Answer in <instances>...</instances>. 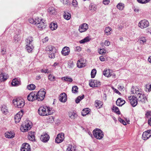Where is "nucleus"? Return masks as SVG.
I'll use <instances>...</instances> for the list:
<instances>
[{
	"label": "nucleus",
	"instance_id": "obj_1",
	"mask_svg": "<svg viewBox=\"0 0 151 151\" xmlns=\"http://www.w3.org/2000/svg\"><path fill=\"white\" fill-rule=\"evenodd\" d=\"M45 50L49 55V57L51 58H55V54L56 52V49L55 47L51 45H48L46 47Z\"/></svg>",
	"mask_w": 151,
	"mask_h": 151
},
{
	"label": "nucleus",
	"instance_id": "obj_2",
	"mask_svg": "<svg viewBox=\"0 0 151 151\" xmlns=\"http://www.w3.org/2000/svg\"><path fill=\"white\" fill-rule=\"evenodd\" d=\"M26 47L27 52L29 53L32 51L34 47L33 46V38L31 37H28L25 40Z\"/></svg>",
	"mask_w": 151,
	"mask_h": 151
},
{
	"label": "nucleus",
	"instance_id": "obj_3",
	"mask_svg": "<svg viewBox=\"0 0 151 151\" xmlns=\"http://www.w3.org/2000/svg\"><path fill=\"white\" fill-rule=\"evenodd\" d=\"M38 112L39 114L41 116H47L51 114V111L49 109L43 106L39 108Z\"/></svg>",
	"mask_w": 151,
	"mask_h": 151
},
{
	"label": "nucleus",
	"instance_id": "obj_4",
	"mask_svg": "<svg viewBox=\"0 0 151 151\" xmlns=\"http://www.w3.org/2000/svg\"><path fill=\"white\" fill-rule=\"evenodd\" d=\"M13 103L16 107L21 108L24 107L25 102L24 100L20 98L16 99L13 100Z\"/></svg>",
	"mask_w": 151,
	"mask_h": 151
},
{
	"label": "nucleus",
	"instance_id": "obj_5",
	"mask_svg": "<svg viewBox=\"0 0 151 151\" xmlns=\"http://www.w3.org/2000/svg\"><path fill=\"white\" fill-rule=\"evenodd\" d=\"M31 122L27 121L23 123L20 130L22 132H26L30 129L31 128Z\"/></svg>",
	"mask_w": 151,
	"mask_h": 151
},
{
	"label": "nucleus",
	"instance_id": "obj_6",
	"mask_svg": "<svg viewBox=\"0 0 151 151\" xmlns=\"http://www.w3.org/2000/svg\"><path fill=\"white\" fill-rule=\"evenodd\" d=\"M93 134L94 137L98 139H101L104 136L103 132L99 129H94L93 131Z\"/></svg>",
	"mask_w": 151,
	"mask_h": 151
},
{
	"label": "nucleus",
	"instance_id": "obj_7",
	"mask_svg": "<svg viewBox=\"0 0 151 151\" xmlns=\"http://www.w3.org/2000/svg\"><path fill=\"white\" fill-rule=\"evenodd\" d=\"M38 20L37 21V23L36 24V26L39 30H42L45 28L47 25L45 22V21L43 19L39 18Z\"/></svg>",
	"mask_w": 151,
	"mask_h": 151
},
{
	"label": "nucleus",
	"instance_id": "obj_8",
	"mask_svg": "<svg viewBox=\"0 0 151 151\" xmlns=\"http://www.w3.org/2000/svg\"><path fill=\"white\" fill-rule=\"evenodd\" d=\"M46 92L43 90H40L36 94V100L38 101H42L44 99Z\"/></svg>",
	"mask_w": 151,
	"mask_h": 151
},
{
	"label": "nucleus",
	"instance_id": "obj_9",
	"mask_svg": "<svg viewBox=\"0 0 151 151\" xmlns=\"http://www.w3.org/2000/svg\"><path fill=\"white\" fill-rule=\"evenodd\" d=\"M136 95L135 96L137 98V100L138 101H140L142 102H144L145 99H146L145 95L140 93V92L137 91L136 93Z\"/></svg>",
	"mask_w": 151,
	"mask_h": 151
},
{
	"label": "nucleus",
	"instance_id": "obj_10",
	"mask_svg": "<svg viewBox=\"0 0 151 151\" xmlns=\"http://www.w3.org/2000/svg\"><path fill=\"white\" fill-rule=\"evenodd\" d=\"M149 26V23L147 20L144 19L141 21L139 23V27L142 29L146 28Z\"/></svg>",
	"mask_w": 151,
	"mask_h": 151
},
{
	"label": "nucleus",
	"instance_id": "obj_11",
	"mask_svg": "<svg viewBox=\"0 0 151 151\" xmlns=\"http://www.w3.org/2000/svg\"><path fill=\"white\" fill-rule=\"evenodd\" d=\"M89 85L92 87H99L100 86V82L97 80H91L90 81Z\"/></svg>",
	"mask_w": 151,
	"mask_h": 151
},
{
	"label": "nucleus",
	"instance_id": "obj_12",
	"mask_svg": "<svg viewBox=\"0 0 151 151\" xmlns=\"http://www.w3.org/2000/svg\"><path fill=\"white\" fill-rule=\"evenodd\" d=\"M64 139V134L61 133L58 134L55 139V142L57 143H59L63 141Z\"/></svg>",
	"mask_w": 151,
	"mask_h": 151
},
{
	"label": "nucleus",
	"instance_id": "obj_13",
	"mask_svg": "<svg viewBox=\"0 0 151 151\" xmlns=\"http://www.w3.org/2000/svg\"><path fill=\"white\" fill-rule=\"evenodd\" d=\"M129 99L131 105L133 107L135 106L137 104V100L136 96H132L129 97Z\"/></svg>",
	"mask_w": 151,
	"mask_h": 151
},
{
	"label": "nucleus",
	"instance_id": "obj_14",
	"mask_svg": "<svg viewBox=\"0 0 151 151\" xmlns=\"http://www.w3.org/2000/svg\"><path fill=\"white\" fill-rule=\"evenodd\" d=\"M151 136V130H148L145 132L142 135V139L146 140Z\"/></svg>",
	"mask_w": 151,
	"mask_h": 151
},
{
	"label": "nucleus",
	"instance_id": "obj_15",
	"mask_svg": "<svg viewBox=\"0 0 151 151\" xmlns=\"http://www.w3.org/2000/svg\"><path fill=\"white\" fill-rule=\"evenodd\" d=\"M88 29V25L84 23L82 24L79 27V30L80 32H83L86 31Z\"/></svg>",
	"mask_w": 151,
	"mask_h": 151
},
{
	"label": "nucleus",
	"instance_id": "obj_16",
	"mask_svg": "<svg viewBox=\"0 0 151 151\" xmlns=\"http://www.w3.org/2000/svg\"><path fill=\"white\" fill-rule=\"evenodd\" d=\"M27 99L28 100L30 101H33L36 100V94L35 92H32L30 93L27 96Z\"/></svg>",
	"mask_w": 151,
	"mask_h": 151
},
{
	"label": "nucleus",
	"instance_id": "obj_17",
	"mask_svg": "<svg viewBox=\"0 0 151 151\" xmlns=\"http://www.w3.org/2000/svg\"><path fill=\"white\" fill-rule=\"evenodd\" d=\"M23 114V112L22 111H21V112H19L15 116L14 119L16 123H17L19 122Z\"/></svg>",
	"mask_w": 151,
	"mask_h": 151
},
{
	"label": "nucleus",
	"instance_id": "obj_18",
	"mask_svg": "<svg viewBox=\"0 0 151 151\" xmlns=\"http://www.w3.org/2000/svg\"><path fill=\"white\" fill-rule=\"evenodd\" d=\"M21 151H30V147L27 143L23 144L21 149Z\"/></svg>",
	"mask_w": 151,
	"mask_h": 151
},
{
	"label": "nucleus",
	"instance_id": "obj_19",
	"mask_svg": "<svg viewBox=\"0 0 151 151\" xmlns=\"http://www.w3.org/2000/svg\"><path fill=\"white\" fill-rule=\"evenodd\" d=\"M70 52V49L69 47H64L61 51L62 54L64 56L68 55Z\"/></svg>",
	"mask_w": 151,
	"mask_h": 151
},
{
	"label": "nucleus",
	"instance_id": "obj_20",
	"mask_svg": "<svg viewBox=\"0 0 151 151\" xmlns=\"http://www.w3.org/2000/svg\"><path fill=\"white\" fill-rule=\"evenodd\" d=\"M50 138L49 135L47 133H44L42 135L40 139L43 142H46L48 141Z\"/></svg>",
	"mask_w": 151,
	"mask_h": 151
},
{
	"label": "nucleus",
	"instance_id": "obj_21",
	"mask_svg": "<svg viewBox=\"0 0 151 151\" xmlns=\"http://www.w3.org/2000/svg\"><path fill=\"white\" fill-rule=\"evenodd\" d=\"M21 84V81L19 79L14 78L12 82V85L14 86H17Z\"/></svg>",
	"mask_w": 151,
	"mask_h": 151
},
{
	"label": "nucleus",
	"instance_id": "obj_22",
	"mask_svg": "<svg viewBox=\"0 0 151 151\" xmlns=\"http://www.w3.org/2000/svg\"><path fill=\"white\" fill-rule=\"evenodd\" d=\"M60 101L63 102H65L67 100V96L66 94L63 93H61L59 97Z\"/></svg>",
	"mask_w": 151,
	"mask_h": 151
},
{
	"label": "nucleus",
	"instance_id": "obj_23",
	"mask_svg": "<svg viewBox=\"0 0 151 151\" xmlns=\"http://www.w3.org/2000/svg\"><path fill=\"white\" fill-rule=\"evenodd\" d=\"M35 132H29L28 138V139L31 141H33L35 140Z\"/></svg>",
	"mask_w": 151,
	"mask_h": 151
},
{
	"label": "nucleus",
	"instance_id": "obj_24",
	"mask_svg": "<svg viewBox=\"0 0 151 151\" xmlns=\"http://www.w3.org/2000/svg\"><path fill=\"white\" fill-rule=\"evenodd\" d=\"M85 62L84 61H82V59H81L78 60L77 63V67L79 68H82L85 66Z\"/></svg>",
	"mask_w": 151,
	"mask_h": 151
},
{
	"label": "nucleus",
	"instance_id": "obj_25",
	"mask_svg": "<svg viewBox=\"0 0 151 151\" xmlns=\"http://www.w3.org/2000/svg\"><path fill=\"white\" fill-rule=\"evenodd\" d=\"M125 103V101L121 98H119L116 101V105L119 106H122Z\"/></svg>",
	"mask_w": 151,
	"mask_h": 151
},
{
	"label": "nucleus",
	"instance_id": "obj_26",
	"mask_svg": "<svg viewBox=\"0 0 151 151\" xmlns=\"http://www.w3.org/2000/svg\"><path fill=\"white\" fill-rule=\"evenodd\" d=\"M8 76L7 75H5L4 73H1L0 75V81H5L8 78Z\"/></svg>",
	"mask_w": 151,
	"mask_h": 151
},
{
	"label": "nucleus",
	"instance_id": "obj_27",
	"mask_svg": "<svg viewBox=\"0 0 151 151\" xmlns=\"http://www.w3.org/2000/svg\"><path fill=\"white\" fill-rule=\"evenodd\" d=\"M38 17H36L35 19L32 18H30L28 20L30 23L34 25H36L37 23V21L38 20Z\"/></svg>",
	"mask_w": 151,
	"mask_h": 151
},
{
	"label": "nucleus",
	"instance_id": "obj_28",
	"mask_svg": "<svg viewBox=\"0 0 151 151\" xmlns=\"http://www.w3.org/2000/svg\"><path fill=\"white\" fill-rule=\"evenodd\" d=\"M14 134L12 132H6L5 133V137L9 138H12L14 137Z\"/></svg>",
	"mask_w": 151,
	"mask_h": 151
},
{
	"label": "nucleus",
	"instance_id": "obj_29",
	"mask_svg": "<svg viewBox=\"0 0 151 151\" xmlns=\"http://www.w3.org/2000/svg\"><path fill=\"white\" fill-rule=\"evenodd\" d=\"M48 12L50 14H56L57 12L56 11L55 9L52 7H49L48 9Z\"/></svg>",
	"mask_w": 151,
	"mask_h": 151
},
{
	"label": "nucleus",
	"instance_id": "obj_30",
	"mask_svg": "<svg viewBox=\"0 0 151 151\" xmlns=\"http://www.w3.org/2000/svg\"><path fill=\"white\" fill-rule=\"evenodd\" d=\"M66 151H76V147L71 145H69L68 146Z\"/></svg>",
	"mask_w": 151,
	"mask_h": 151
},
{
	"label": "nucleus",
	"instance_id": "obj_31",
	"mask_svg": "<svg viewBox=\"0 0 151 151\" xmlns=\"http://www.w3.org/2000/svg\"><path fill=\"white\" fill-rule=\"evenodd\" d=\"M51 29L52 30H54L56 29L58 27V25L56 23H52L51 24L50 26Z\"/></svg>",
	"mask_w": 151,
	"mask_h": 151
},
{
	"label": "nucleus",
	"instance_id": "obj_32",
	"mask_svg": "<svg viewBox=\"0 0 151 151\" xmlns=\"http://www.w3.org/2000/svg\"><path fill=\"white\" fill-rule=\"evenodd\" d=\"M103 104L101 101L98 100H96L95 104V106L98 108H100Z\"/></svg>",
	"mask_w": 151,
	"mask_h": 151
},
{
	"label": "nucleus",
	"instance_id": "obj_33",
	"mask_svg": "<svg viewBox=\"0 0 151 151\" xmlns=\"http://www.w3.org/2000/svg\"><path fill=\"white\" fill-rule=\"evenodd\" d=\"M124 7V5L123 3L120 2L116 6L117 9L120 10H122Z\"/></svg>",
	"mask_w": 151,
	"mask_h": 151
},
{
	"label": "nucleus",
	"instance_id": "obj_34",
	"mask_svg": "<svg viewBox=\"0 0 151 151\" xmlns=\"http://www.w3.org/2000/svg\"><path fill=\"white\" fill-rule=\"evenodd\" d=\"M103 74L104 76L107 77H110L111 76L110 70H104L103 72Z\"/></svg>",
	"mask_w": 151,
	"mask_h": 151
},
{
	"label": "nucleus",
	"instance_id": "obj_35",
	"mask_svg": "<svg viewBox=\"0 0 151 151\" xmlns=\"http://www.w3.org/2000/svg\"><path fill=\"white\" fill-rule=\"evenodd\" d=\"M139 89L138 88L133 86L131 90V94H134L135 93V96H136V93L137 92V91L139 92Z\"/></svg>",
	"mask_w": 151,
	"mask_h": 151
},
{
	"label": "nucleus",
	"instance_id": "obj_36",
	"mask_svg": "<svg viewBox=\"0 0 151 151\" xmlns=\"http://www.w3.org/2000/svg\"><path fill=\"white\" fill-rule=\"evenodd\" d=\"M69 116L72 119H74L77 116V114L75 112H70L69 113Z\"/></svg>",
	"mask_w": 151,
	"mask_h": 151
},
{
	"label": "nucleus",
	"instance_id": "obj_37",
	"mask_svg": "<svg viewBox=\"0 0 151 151\" xmlns=\"http://www.w3.org/2000/svg\"><path fill=\"white\" fill-rule=\"evenodd\" d=\"M64 18L67 20H69L71 17V15L70 13L68 12H64L63 15Z\"/></svg>",
	"mask_w": 151,
	"mask_h": 151
},
{
	"label": "nucleus",
	"instance_id": "obj_38",
	"mask_svg": "<svg viewBox=\"0 0 151 151\" xmlns=\"http://www.w3.org/2000/svg\"><path fill=\"white\" fill-rule=\"evenodd\" d=\"M112 30V29L109 27H106L105 28L104 32L107 35H110L111 33V31Z\"/></svg>",
	"mask_w": 151,
	"mask_h": 151
},
{
	"label": "nucleus",
	"instance_id": "obj_39",
	"mask_svg": "<svg viewBox=\"0 0 151 151\" xmlns=\"http://www.w3.org/2000/svg\"><path fill=\"white\" fill-rule=\"evenodd\" d=\"M61 79L68 82H72L73 81V80L72 78L68 77H64L61 78Z\"/></svg>",
	"mask_w": 151,
	"mask_h": 151
},
{
	"label": "nucleus",
	"instance_id": "obj_40",
	"mask_svg": "<svg viewBox=\"0 0 151 151\" xmlns=\"http://www.w3.org/2000/svg\"><path fill=\"white\" fill-rule=\"evenodd\" d=\"M1 110L2 112L4 114H6L8 112L7 107L5 106H2L1 108Z\"/></svg>",
	"mask_w": 151,
	"mask_h": 151
},
{
	"label": "nucleus",
	"instance_id": "obj_41",
	"mask_svg": "<svg viewBox=\"0 0 151 151\" xmlns=\"http://www.w3.org/2000/svg\"><path fill=\"white\" fill-rule=\"evenodd\" d=\"M84 95H82L81 96H78L75 100L77 104L79 103L80 101L84 98Z\"/></svg>",
	"mask_w": 151,
	"mask_h": 151
},
{
	"label": "nucleus",
	"instance_id": "obj_42",
	"mask_svg": "<svg viewBox=\"0 0 151 151\" xmlns=\"http://www.w3.org/2000/svg\"><path fill=\"white\" fill-rule=\"evenodd\" d=\"M89 9V10L91 11L92 12H93L96 10V7L95 5H92V4H91L90 5Z\"/></svg>",
	"mask_w": 151,
	"mask_h": 151
},
{
	"label": "nucleus",
	"instance_id": "obj_43",
	"mask_svg": "<svg viewBox=\"0 0 151 151\" xmlns=\"http://www.w3.org/2000/svg\"><path fill=\"white\" fill-rule=\"evenodd\" d=\"M74 64L72 60H70L68 63V67L69 68H72L74 67Z\"/></svg>",
	"mask_w": 151,
	"mask_h": 151
},
{
	"label": "nucleus",
	"instance_id": "obj_44",
	"mask_svg": "<svg viewBox=\"0 0 151 151\" xmlns=\"http://www.w3.org/2000/svg\"><path fill=\"white\" fill-rule=\"evenodd\" d=\"M35 88V85L33 84H30L27 86V89L30 90H34Z\"/></svg>",
	"mask_w": 151,
	"mask_h": 151
},
{
	"label": "nucleus",
	"instance_id": "obj_45",
	"mask_svg": "<svg viewBox=\"0 0 151 151\" xmlns=\"http://www.w3.org/2000/svg\"><path fill=\"white\" fill-rule=\"evenodd\" d=\"M78 88L76 86H74L72 88V92L74 93H76L78 92Z\"/></svg>",
	"mask_w": 151,
	"mask_h": 151
},
{
	"label": "nucleus",
	"instance_id": "obj_46",
	"mask_svg": "<svg viewBox=\"0 0 151 151\" xmlns=\"http://www.w3.org/2000/svg\"><path fill=\"white\" fill-rule=\"evenodd\" d=\"M112 109L114 111V112L116 113L117 114H120V112L118 107L114 106Z\"/></svg>",
	"mask_w": 151,
	"mask_h": 151
},
{
	"label": "nucleus",
	"instance_id": "obj_47",
	"mask_svg": "<svg viewBox=\"0 0 151 151\" xmlns=\"http://www.w3.org/2000/svg\"><path fill=\"white\" fill-rule=\"evenodd\" d=\"M89 37H86L84 39L80 41L79 42L80 43H84L89 41Z\"/></svg>",
	"mask_w": 151,
	"mask_h": 151
},
{
	"label": "nucleus",
	"instance_id": "obj_48",
	"mask_svg": "<svg viewBox=\"0 0 151 151\" xmlns=\"http://www.w3.org/2000/svg\"><path fill=\"white\" fill-rule=\"evenodd\" d=\"M89 111L86 109H84L82 112V114L83 116H86L89 113Z\"/></svg>",
	"mask_w": 151,
	"mask_h": 151
},
{
	"label": "nucleus",
	"instance_id": "obj_49",
	"mask_svg": "<svg viewBox=\"0 0 151 151\" xmlns=\"http://www.w3.org/2000/svg\"><path fill=\"white\" fill-rule=\"evenodd\" d=\"M96 73V70L95 69H93L91 73V77L94 78L95 77V75Z\"/></svg>",
	"mask_w": 151,
	"mask_h": 151
},
{
	"label": "nucleus",
	"instance_id": "obj_50",
	"mask_svg": "<svg viewBox=\"0 0 151 151\" xmlns=\"http://www.w3.org/2000/svg\"><path fill=\"white\" fill-rule=\"evenodd\" d=\"M49 80L51 81H55V77L51 74H50L48 77Z\"/></svg>",
	"mask_w": 151,
	"mask_h": 151
},
{
	"label": "nucleus",
	"instance_id": "obj_51",
	"mask_svg": "<svg viewBox=\"0 0 151 151\" xmlns=\"http://www.w3.org/2000/svg\"><path fill=\"white\" fill-rule=\"evenodd\" d=\"M98 52L99 54L102 55L105 54L106 53V50L104 49H100L98 50Z\"/></svg>",
	"mask_w": 151,
	"mask_h": 151
},
{
	"label": "nucleus",
	"instance_id": "obj_52",
	"mask_svg": "<svg viewBox=\"0 0 151 151\" xmlns=\"http://www.w3.org/2000/svg\"><path fill=\"white\" fill-rule=\"evenodd\" d=\"M140 43L141 44H144L146 43V39L145 37H141L140 38Z\"/></svg>",
	"mask_w": 151,
	"mask_h": 151
},
{
	"label": "nucleus",
	"instance_id": "obj_53",
	"mask_svg": "<svg viewBox=\"0 0 151 151\" xmlns=\"http://www.w3.org/2000/svg\"><path fill=\"white\" fill-rule=\"evenodd\" d=\"M14 40L15 42L16 43L18 42L20 40V38H19V36L17 35H15L14 37Z\"/></svg>",
	"mask_w": 151,
	"mask_h": 151
},
{
	"label": "nucleus",
	"instance_id": "obj_54",
	"mask_svg": "<svg viewBox=\"0 0 151 151\" xmlns=\"http://www.w3.org/2000/svg\"><path fill=\"white\" fill-rule=\"evenodd\" d=\"M150 0H137L138 2L140 3L145 4L147 3Z\"/></svg>",
	"mask_w": 151,
	"mask_h": 151
},
{
	"label": "nucleus",
	"instance_id": "obj_55",
	"mask_svg": "<svg viewBox=\"0 0 151 151\" xmlns=\"http://www.w3.org/2000/svg\"><path fill=\"white\" fill-rule=\"evenodd\" d=\"M60 1L65 4H68L70 3L69 0H60Z\"/></svg>",
	"mask_w": 151,
	"mask_h": 151
},
{
	"label": "nucleus",
	"instance_id": "obj_56",
	"mask_svg": "<svg viewBox=\"0 0 151 151\" xmlns=\"http://www.w3.org/2000/svg\"><path fill=\"white\" fill-rule=\"evenodd\" d=\"M109 0H103L102 3L105 5H108L110 3Z\"/></svg>",
	"mask_w": 151,
	"mask_h": 151
},
{
	"label": "nucleus",
	"instance_id": "obj_57",
	"mask_svg": "<svg viewBox=\"0 0 151 151\" xmlns=\"http://www.w3.org/2000/svg\"><path fill=\"white\" fill-rule=\"evenodd\" d=\"M72 5L75 7L77 6L78 5L77 2L76 0H73L72 2Z\"/></svg>",
	"mask_w": 151,
	"mask_h": 151
},
{
	"label": "nucleus",
	"instance_id": "obj_58",
	"mask_svg": "<svg viewBox=\"0 0 151 151\" xmlns=\"http://www.w3.org/2000/svg\"><path fill=\"white\" fill-rule=\"evenodd\" d=\"M119 120L120 122L121 123H122L123 125H126V122L124 120L122 119L121 118H119Z\"/></svg>",
	"mask_w": 151,
	"mask_h": 151
},
{
	"label": "nucleus",
	"instance_id": "obj_59",
	"mask_svg": "<svg viewBox=\"0 0 151 151\" xmlns=\"http://www.w3.org/2000/svg\"><path fill=\"white\" fill-rule=\"evenodd\" d=\"M104 44L105 46H108L110 45V42L108 40H106L105 41Z\"/></svg>",
	"mask_w": 151,
	"mask_h": 151
},
{
	"label": "nucleus",
	"instance_id": "obj_60",
	"mask_svg": "<svg viewBox=\"0 0 151 151\" xmlns=\"http://www.w3.org/2000/svg\"><path fill=\"white\" fill-rule=\"evenodd\" d=\"M1 53L2 55H4L5 54L6 52V49L5 48H3L1 49Z\"/></svg>",
	"mask_w": 151,
	"mask_h": 151
},
{
	"label": "nucleus",
	"instance_id": "obj_61",
	"mask_svg": "<svg viewBox=\"0 0 151 151\" xmlns=\"http://www.w3.org/2000/svg\"><path fill=\"white\" fill-rule=\"evenodd\" d=\"M81 48L80 46L76 47L75 48V50L77 51L78 52L81 51Z\"/></svg>",
	"mask_w": 151,
	"mask_h": 151
},
{
	"label": "nucleus",
	"instance_id": "obj_62",
	"mask_svg": "<svg viewBox=\"0 0 151 151\" xmlns=\"http://www.w3.org/2000/svg\"><path fill=\"white\" fill-rule=\"evenodd\" d=\"M112 89L113 90L114 92H115L116 93H118L119 94H120V92L116 89L112 87Z\"/></svg>",
	"mask_w": 151,
	"mask_h": 151
},
{
	"label": "nucleus",
	"instance_id": "obj_63",
	"mask_svg": "<svg viewBox=\"0 0 151 151\" xmlns=\"http://www.w3.org/2000/svg\"><path fill=\"white\" fill-rule=\"evenodd\" d=\"M99 59L102 61H104L105 60V58L103 56H101L100 57Z\"/></svg>",
	"mask_w": 151,
	"mask_h": 151
},
{
	"label": "nucleus",
	"instance_id": "obj_64",
	"mask_svg": "<svg viewBox=\"0 0 151 151\" xmlns=\"http://www.w3.org/2000/svg\"><path fill=\"white\" fill-rule=\"evenodd\" d=\"M48 40V37H46L42 40V42L43 43L46 42Z\"/></svg>",
	"mask_w": 151,
	"mask_h": 151
}]
</instances>
